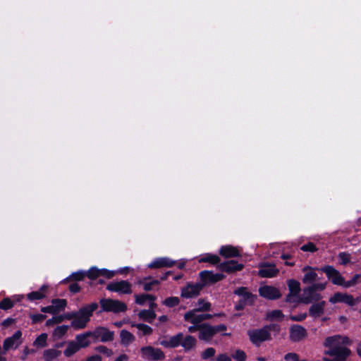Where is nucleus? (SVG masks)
I'll list each match as a JSON object with an SVG mask.
<instances>
[{
  "label": "nucleus",
  "mask_w": 361,
  "mask_h": 361,
  "mask_svg": "<svg viewBox=\"0 0 361 361\" xmlns=\"http://www.w3.org/2000/svg\"><path fill=\"white\" fill-rule=\"evenodd\" d=\"M348 342L347 337L340 335L327 337L324 343L327 348L324 353L331 357L324 358V361H345L350 354V350L345 346Z\"/></svg>",
  "instance_id": "1"
},
{
  "label": "nucleus",
  "mask_w": 361,
  "mask_h": 361,
  "mask_svg": "<svg viewBox=\"0 0 361 361\" xmlns=\"http://www.w3.org/2000/svg\"><path fill=\"white\" fill-rule=\"evenodd\" d=\"M157 343L167 348H174L181 345L185 351L188 352L195 348L197 339L190 335L184 336L183 333H178L170 337L159 339Z\"/></svg>",
  "instance_id": "2"
},
{
  "label": "nucleus",
  "mask_w": 361,
  "mask_h": 361,
  "mask_svg": "<svg viewBox=\"0 0 361 361\" xmlns=\"http://www.w3.org/2000/svg\"><path fill=\"white\" fill-rule=\"evenodd\" d=\"M97 308L98 304L97 302H92L75 311V319L71 322V326L76 330L85 329L90 321L93 312Z\"/></svg>",
  "instance_id": "3"
},
{
  "label": "nucleus",
  "mask_w": 361,
  "mask_h": 361,
  "mask_svg": "<svg viewBox=\"0 0 361 361\" xmlns=\"http://www.w3.org/2000/svg\"><path fill=\"white\" fill-rule=\"evenodd\" d=\"M140 355L144 360L149 361L162 360L165 358V354L160 348L151 345L141 348Z\"/></svg>",
  "instance_id": "4"
},
{
  "label": "nucleus",
  "mask_w": 361,
  "mask_h": 361,
  "mask_svg": "<svg viewBox=\"0 0 361 361\" xmlns=\"http://www.w3.org/2000/svg\"><path fill=\"white\" fill-rule=\"evenodd\" d=\"M102 311L113 312L114 313L123 312L127 310L125 303L117 300L102 299L99 301Z\"/></svg>",
  "instance_id": "5"
},
{
  "label": "nucleus",
  "mask_w": 361,
  "mask_h": 361,
  "mask_svg": "<svg viewBox=\"0 0 361 361\" xmlns=\"http://www.w3.org/2000/svg\"><path fill=\"white\" fill-rule=\"evenodd\" d=\"M247 335L250 341L255 345H259L262 342L271 340V334L267 331V328L249 330Z\"/></svg>",
  "instance_id": "6"
},
{
  "label": "nucleus",
  "mask_w": 361,
  "mask_h": 361,
  "mask_svg": "<svg viewBox=\"0 0 361 361\" xmlns=\"http://www.w3.org/2000/svg\"><path fill=\"white\" fill-rule=\"evenodd\" d=\"M106 289L120 294H130L132 292L131 284L127 281L111 282L107 285Z\"/></svg>",
  "instance_id": "7"
},
{
  "label": "nucleus",
  "mask_w": 361,
  "mask_h": 361,
  "mask_svg": "<svg viewBox=\"0 0 361 361\" xmlns=\"http://www.w3.org/2000/svg\"><path fill=\"white\" fill-rule=\"evenodd\" d=\"M321 270L326 274L327 277L331 280L334 284L343 287L344 278L332 266H325L321 268Z\"/></svg>",
  "instance_id": "8"
},
{
  "label": "nucleus",
  "mask_w": 361,
  "mask_h": 361,
  "mask_svg": "<svg viewBox=\"0 0 361 361\" xmlns=\"http://www.w3.org/2000/svg\"><path fill=\"white\" fill-rule=\"evenodd\" d=\"M92 337L95 340L100 339L102 342L111 341L114 340V332L110 331L105 327H97L91 331Z\"/></svg>",
  "instance_id": "9"
},
{
  "label": "nucleus",
  "mask_w": 361,
  "mask_h": 361,
  "mask_svg": "<svg viewBox=\"0 0 361 361\" xmlns=\"http://www.w3.org/2000/svg\"><path fill=\"white\" fill-rule=\"evenodd\" d=\"M21 336V331H17L12 336L5 339L3 344L4 350L6 352L10 349H16L23 342Z\"/></svg>",
  "instance_id": "10"
},
{
  "label": "nucleus",
  "mask_w": 361,
  "mask_h": 361,
  "mask_svg": "<svg viewBox=\"0 0 361 361\" xmlns=\"http://www.w3.org/2000/svg\"><path fill=\"white\" fill-rule=\"evenodd\" d=\"M260 296L267 300H276L281 296L279 290L274 286H263L259 288Z\"/></svg>",
  "instance_id": "11"
},
{
  "label": "nucleus",
  "mask_w": 361,
  "mask_h": 361,
  "mask_svg": "<svg viewBox=\"0 0 361 361\" xmlns=\"http://www.w3.org/2000/svg\"><path fill=\"white\" fill-rule=\"evenodd\" d=\"M202 285L200 283H188L181 290V296L185 298H192L197 296L201 290Z\"/></svg>",
  "instance_id": "12"
},
{
  "label": "nucleus",
  "mask_w": 361,
  "mask_h": 361,
  "mask_svg": "<svg viewBox=\"0 0 361 361\" xmlns=\"http://www.w3.org/2000/svg\"><path fill=\"white\" fill-rule=\"evenodd\" d=\"M307 336V330L302 326L294 324L290 328V339L293 342H298Z\"/></svg>",
  "instance_id": "13"
},
{
  "label": "nucleus",
  "mask_w": 361,
  "mask_h": 361,
  "mask_svg": "<svg viewBox=\"0 0 361 361\" xmlns=\"http://www.w3.org/2000/svg\"><path fill=\"white\" fill-rule=\"evenodd\" d=\"M115 275V272L113 271H109L106 269H99L97 267L90 268L87 272V276L90 279H95L99 276H104L106 279H111L114 277Z\"/></svg>",
  "instance_id": "14"
},
{
  "label": "nucleus",
  "mask_w": 361,
  "mask_h": 361,
  "mask_svg": "<svg viewBox=\"0 0 361 361\" xmlns=\"http://www.w3.org/2000/svg\"><path fill=\"white\" fill-rule=\"evenodd\" d=\"M329 302L332 304L337 302H343L350 306L355 305V300L351 295L347 293H336L329 298Z\"/></svg>",
  "instance_id": "15"
},
{
  "label": "nucleus",
  "mask_w": 361,
  "mask_h": 361,
  "mask_svg": "<svg viewBox=\"0 0 361 361\" xmlns=\"http://www.w3.org/2000/svg\"><path fill=\"white\" fill-rule=\"evenodd\" d=\"M288 286L289 294L286 297V301L295 302V298L300 292V284L298 281L290 279L288 281Z\"/></svg>",
  "instance_id": "16"
},
{
  "label": "nucleus",
  "mask_w": 361,
  "mask_h": 361,
  "mask_svg": "<svg viewBox=\"0 0 361 361\" xmlns=\"http://www.w3.org/2000/svg\"><path fill=\"white\" fill-rule=\"evenodd\" d=\"M199 338L204 341H209L215 335L213 326L208 324H202L199 328Z\"/></svg>",
  "instance_id": "17"
},
{
  "label": "nucleus",
  "mask_w": 361,
  "mask_h": 361,
  "mask_svg": "<svg viewBox=\"0 0 361 361\" xmlns=\"http://www.w3.org/2000/svg\"><path fill=\"white\" fill-rule=\"evenodd\" d=\"M279 269L274 264H264L260 266L259 275L263 278H272L277 275Z\"/></svg>",
  "instance_id": "18"
},
{
  "label": "nucleus",
  "mask_w": 361,
  "mask_h": 361,
  "mask_svg": "<svg viewBox=\"0 0 361 361\" xmlns=\"http://www.w3.org/2000/svg\"><path fill=\"white\" fill-rule=\"evenodd\" d=\"M302 271L304 273V276L302 279L303 283L310 284L317 281L318 275L316 273L314 268L306 266L302 269Z\"/></svg>",
  "instance_id": "19"
},
{
  "label": "nucleus",
  "mask_w": 361,
  "mask_h": 361,
  "mask_svg": "<svg viewBox=\"0 0 361 361\" xmlns=\"http://www.w3.org/2000/svg\"><path fill=\"white\" fill-rule=\"evenodd\" d=\"M234 293L240 296V300H242L243 302H245L248 305H252L256 298V296L249 292L247 288L245 287L238 288L234 291Z\"/></svg>",
  "instance_id": "20"
},
{
  "label": "nucleus",
  "mask_w": 361,
  "mask_h": 361,
  "mask_svg": "<svg viewBox=\"0 0 361 361\" xmlns=\"http://www.w3.org/2000/svg\"><path fill=\"white\" fill-rule=\"evenodd\" d=\"M218 268L223 271L227 273H232L235 271H240L243 268L242 264H238L234 260L227 261L219 264Z\"/></svg>",
  "instance_id": "21"
},
{
  "label": "nucleus",
  "mask_w": 361,
  "mask_h": 361,
  "mask_svg": "<svg viewBox=\"0 0 361 361\" xmlns=\"http://www.w3.org/2000/svg\"><path fill=\"white\" fill-rule=\"evenodd\" d=\"M200 276L205 283H216L224 278V274L219 273L214 274L210 271H202L200 273Z\"/></svg>",
  "instance_id": "22"
},
{
  "label": "nucleus",
  "mask_w": 361,
  "mask_h": 361,
  "mask_svg": "<svg viewBox=\"0 0 361 361\" xmlns=\"http://www.w3.org/2000/svg\"><path fill=\"white\" fill-rule=\"evenodd\" d=\"M198 312L195 309L187 312L184 314L185 320L193 324L201 325L200 323L203 321L202 314H197Z\"/></svg>",
  "instance_id": "23"
},
{
  "label": "nucleus",
  "mask_w": 361,
  "mask_h": 361,
  "mask_svg": "<svg viewBox=\"0 0 361 361\" xmlns=\"http://www.w3.org/2000/svg\"><path fill=\"white\" fill-rule=\"evenodd\" d=\"M175 264V262L168 257H160L156 259L148 265L152 269L161 267H171Z\"/></svg>",
  "instance_id": "24"
},
{
  "label": "nucleus",
  "mask_w": 361,
  "mask_h": 361,
  "mask_svg": "<svg viewBox=\"0 0 361 361\" xmlns=\"http://www.w3.org/2000/svg\"><path fill=\"white\" fill-rule=\"evenodd\" d=\"M219 254L226 258L240 256L238 250L231 245L222 246L219 250Z\"/></svg>",
  "instance_id": "25"
},
{
  "label": "nucleus",
  "mask_w": 361,
  "mask_h": 361,
  "mask_svg": "<svg viewBox=\"0 0 361 361\" xmlns=\"http://www.w3.org/2000/svg\"><path fill=\"white\" fill-rule=\"evenodd\" d=\"M47 289L48 286L43 285L39 290L28 293L27 295V298L30 301L43 299L46 296Z\"/></svg>",
  "instance_id": "26"
},
{
  "label": "nucleus",
  "mask_w": 361,
  "mask_h": 361,
  "mask_svg": "<svg viewBox=\"0 0 361 361\" xmlns=\"http://www.w3.org/2000/svg\"><path fill=\"white\" fill-rule=\"evenodd\" d=\"M325 305L326 302L324 301H321L318 303L313 304L310 307V314L314 317H318L321 316L324 313Z\"/></svg>",
  "instance_id": "27"
},
{
  "label": "nucleus",
  "mask_w": 361,
  "mask_h": 361,
  "mask_svg": "<svg viewBox=\"0 0 361 361\" xmlns=\"http://www.w3.org/2000/svg\"><path fill=\"white\" fill-rule=\"evenodd\" d=\"M90 337H92L91 331H87L76 336L75 342L80 346V348L87 347L90 344L88 340Z\"/></svg>",
  "instance_id": "28"
},
{
  "label": "nucleus",
  "mask_w": 361,
  "mask_h": 361,
  "mask_svg": "<svg viewBox=\"0 0 361 361\" xmlns=\"http://www.w3.org/2000/svg\"><path fill=\"white\" fill-rule=\"evenodd\" d=\"M121 343L123 345H128L135 341V336L126 330H121L120 332Z\"/></svg>",
  "instance_id": "29"
},
{
  "label": "nucleus",
  "mask_w": 361,
  "mask_h": 361,
  "mask_svg": "<svg viewBox=\"0 0 361 361\" xmlns=\"http://www.w3.org/2000/svg\"><path fill=\"white\" fill-rule=\"evenodd\" d=\"M320 298V294L317 293V292L306 293V295H305V293L303 292L302 295L300 298V301L305 304H309L312 301H318Z\"/></svg>",
  "instance_id": "30"
},
{
  "label": "nucleus",
  "mask_w": 361,
  "mask_h": 361,
  "mask_svg": "<svg viewBox=\"0 0 361 361\" xmlns=\"http://www.w3.org/2000/svg\"><path fill=\"white\" fill-rule=\"evenodd\" d=\"M326 283H316L314 282L312 283H310V286L303 289V292L305 293V295L306 293H311L312 292H317L318 290H323L326 288Z\"/></svg>",
  "instance_id": "31"
},
{
  "label": "nucleus",
  "mask_w": 361,
  "mask_h": 361,
  "mask_svg": "<svg viewBox=\"0 0 361 361\" xmlns=\"http://www.w3.org/2000/svg\"><path fill=\"white\" fill-rule=\"evenodd\" d=\"M138 316L141 319L152 323L156 314L152 310H144L139 312Z\"/></svg>",
  "instance_id": "32"
},
{
  "label": "nucleus",
  "mask_w": 361,
  "mask_h": 361,
  "mask_svg": "<svg viewBox=\"0 0 361 361\" xmlns=\"http://www.w3.org/2000/svg\"><path fill=\"white\" fill-rule=\"evenodd\" d=\"M61 355V351L56 349H47L43 353V358L45 361H52Z\"/></svg>",
  "instance_id": "33"
},
{
  "label": "nucleus",
  "mask_w": 361,
  "mask_h": 361,
  "mask_svg": "<svg viewBox=\"0 0 361 361\" xmlns=\"http://www.w3.org/2000/svg\"><path fill=\"white\" fill-rule=\"evenodd\" d=\"M80 346L75 341H71L68 344L67 348L64 351L66 357H70L80 350Z\"/></svg>",
  "instance_id": "34"
},
{
  "label": "nucleus",
  "mask_w": 361,
  "mask_h": 361,
  "mask_svg": "<svg viewBox=\"0 0 361 361\" xmlns=\"http://www.w3.org/2000/svg\"><path fill=\"white\" fill-rule=\"evenodd\" d=\"M200 262H209L212 264H216L220 262L219 256L212 254H207L200 259Z\"/></svg>",
  "instance_id": "35"
},
{
  "label": "nucleus",
  "mask_w": 361,
  "mask_h": 361,
  "mask_svg": "<svg viewBox=\"0 0 361 361\" xmlns=\"http://www.w3.org/2000/svg\"><path fill=\"white\" fill-rule=\"evenodd\" d=\"M51 305L54 306L56 312H59L66 308L67 301L65 299H54L51 300Z\"/></svg>",
  "instance_id": "36"
},
{
  "label": "nucleus",
  "mask_w": 361,
  "mask_h": 361,
  "mask_svg": "<svg viewBox=\"0 0 361 361\" xmlns=\"http://www.w3.org/2000/svg\"><path fill=\"white\" fill-rule=\"evenodd\" d=\"M283 314L281 310H272L267 313V319L269 321L281 320Z\"/></svg>",
  "instance_id": "37"
},
{
  "label": "nucleus",
  "mask_w": 361,
  "mask_h": 361,
  "mask_svg": "<svg viewBox=\"0 0 361 361\" xmlns=\"http://www.w3.org/2000/svg\"><path fill=\"white\" fill-rule=\"evenodd\" d=\"M132 326L136 327L142 336L150 335L152 333V329L147 324H133Z\"/></svg>",
  "instance_id": "38"
},
{
  "label": "nucleus",
  "mask_w": 361,
  "mask_h": 361,
  "mask_svg": "<svg viewBox=\"0 0 361 361\" xmlns=\"http://www.w3.org/2000/svg\"><path fill=\"white\" fill-rule=\"evenodd\" d=\"M47 334H41L34 341L33 345L37 348L47 346Z\"/></svg>",
  "instance_id": "39"
},
{
  "label": "nucleus",
  "mask_w": 361,
  "mask_h": 361,
  "mask_svg": "<svg viewBox=\"0 0 361 361\" xmlns=\"http://www.w3.org/2000/svg\"><path fill=\"white\" fill-rule=\"evenodd\" d=\"M68 328L69 327L67 325H62V326H57L54 331V333H53L54 336H55L56 338H61L63 336H64L66 334Z\"/></svg>",
  "instance_id": "40"
},
{
  "label": "nucleus",
  "mask_w": 361,
  "mask_h": 361,
  "mask_svg": "<svg viewBox=\"0 0 361 361\" xmlns=\"http://www.w3.org/2000/svg\"><path fill=\"white\" fill-rule=\"evenodd\" d=\"M232 357L236 361H246L247 355L243 350L236 349L232 354Z\"/></svg>",
  "instance_id": "41"
},
{
  "label": "nucleus",
  "mask_w": 361,
  "mask_h": 361,
  "mask_svg": "<svg viewBox=\"0 0 361 361\" xmlns=\"http://www.w3.org/2000/svg\"><path fill=\"white\" fill-rule=\"evenodd\" d=\"M180 302V300L178 297H169L167 298L163 304L169 307H173L178 305Z\"/></svg>",
  "instance_id": "42"
},
{
  "label": "nucleus",
  "mask_w": 361,
  "mask_h": 361,
  "mask_svg": "<svg viewBox=\"0 0 361 361\" xmlns=\"http://www.w3.org/2000/svg\"><path fill=\"white\" fill-rule=\"evenodd\" d=\"M216 353V350L214 348H206L201 354V357L203 360H207L212 358Z\"/></svg>",
  "instance_id": "43"
},
{
  "label": "nucleus",
  "mask_w": 361,
  "mask_h": 361,
  "mask_svg": "<svg viewBox=\"0 0 361 361\" xmlns=\"http://www.w3.org/2000/svg\"><path fill=\"white\" fill-rule=\"evenodd\" d=\"M64 320V317L63 315H58L53 317L51 319H49L47 320L46 322V326H51L54 324H59L62 322Z\"/></svg>",
  "instance_id": "44"
},
{
  "label": "nucleus",
  "mask_w": 361,
  "mask_h": 361,
  "mask_svg": "<svg viewBox=\"0 0 361 361\" xmlns=\"http://www.w3.org/2000/svg\"><path fill=\"white\" fill-rule=\"evenodd\" d=\"M198 307L195 310L198 311H208L210 310L211 304L204 300H199L197 302Z\"/></svg>",
  "instance_id": "45"
},
{
  "label": "nucleus",
  "mask_w": 361,
  "mask_h": 361,
  "mask_svg": "<svg viewBox=\"0 0 361 361\" xmlns=\"http://www.w3.org/2000/svg\"><path fill=\"white\" fill-rule=\"evenodd\" d=\"M13 306V302L8 298H4L1 302H0V309L1 310H8L11 309Z\"/></svg>",
  "instance_id": "46"
},
{
  "label": "nucleus",
  "mask_w": 361,
  "mask_h": 361,
  "mask_svg": "<svg viewBox=\"0 0 361 361\" xmlns=\"http://www.w3.org/2000/svg\"><path fill=\"white\" fill-rule=\"evenodd\" d=\"M159 281L158 280H152L149 282H145L143 284V288L146 291H149L152 290L153 287L155 286H158Z\"/></svg>",
  "instance_id": "47"
},
{
  "label": "nucleus",
  "mask_w": 361,
  "mask_h": 361,
  "mask_svg": "<svg viewBox=\"0 0 361 361\" xmlns=\"http://www.w3.org/2000/svg\"><path fill=\"white\" fill-rule=\"evenodd\" d=\"M360 275L355 274L351 280L348 281H344L343 287L344 288H350L351 286H355L357 283V281L360 279Z\"/></svg>",
  "instance_id": "48"
},
{
  "label": "nucleus",
  "mask_w": 361,
  "mask_h": 361,
  "mask_svg": "<svg viewBox=\"0 0 361 361\" xmlns=\"http://www.w3.org/2000/svg\"><path fill=\"white\" fill-rule=\"evenodd\" d=\"M96 349L98 352L106 355L107 357H110L113 355V351L107 348L106 346L99 345V346L97 347Z\"/></svg>",
  "instance_id": "49"
},
{
  "label": "nucleus",
  "mask_w": 361,
  "mask_h": 361,
  "mask_svg": "<svg viewBox=\"0 0 361 361\" xmlns=\"http://www.w3.org/2000/svg\"><path fill=\"white\" fill-rule=\"evenodd\" d=\"M85 272H83L82 271H79L73 273L70 277L73 280L82 281L85 278Z\"/></svg>",
  "instance_id": "50"
},
{
  "label": "nucleus",
  "mask_w": 361,
  "mask_h": 361,
  "mask_svg": "<svg viewBox=\"0 0 361 361\" xmlns=\"http://www.w3.org/2000/svg\"><path fill=\"white\" fill-rule=\"evenodd\" d=\"M340 262L342 264H348L350 260V257L348 254L345 252H341L338 255Z\"/></svg>",
  "instance_id": "51"
},
{
  "label": "nucleus",
  "mask_w": 361,
  "mask_h": 361,
  "mask_svg": "<svg viewBox=\"0 0 361 361\" xmlns=\"http://www.w3.org/2000/svg\"><path fill=\"white\" fill-rule=\"evenodd\" d=\"M301 250L305 252H314L317 250L315 245L312 243H309L301 247Z\"/></svg>",
  "instance_id": "52"
},
{
  "label": "nucleus",
  "mask_w": 361,
  "mask_h": 361,
  "mask_svg": "<svg viewBox=\"0 0 361 361\" xmlns=\"http://www.w3.org/2000/svg\"><path fill=\"white\" fill-rule=\"evenodd\" d=\"M45 315L41 314H31L30 318L33 323L42 322L45 319Z\"/></svg>",
  "instance_id": "53"
},
{
  "label": "nucleus",
  "mask_w": 361,
  "mask_h": 361,
  "mask_svg": "<svg viewBox=\"0 0 361 361\" xmlns=\"http://www.w3.org/2000/svg\"><path fill=\"white\" fill-rule=\"evenodd\" d=\"M298 355L294 353H288L284 357L286 361H298Z\"/></svg>",
  "instance_id": "54"
},
{
  "label": "nucleus",
  "mask_w": 361,
  "mask_h": 361,
  "mask_svg": "<svg viewBox=\"0 0 361 361\" xmlns=\"http://www.w3.org/2000/svg\"><path fill=\"white\" fill-rule=\"evenodd\" d=\"M306 317H307V314L306 313L300 314H298V315H291V316H290V319L292 321H295V322H301V321L304 320Z\"/></svg>",
  "instance_id": "55"
},
{
  "label": "nucleus",
  "mask_w": 361,
  "mask_h": 361,
  "mask_svg": "<svg viewBox=\"0 0 361 361\" xmlns=\"http://www.w3.org/2000/svg\"><path fill=\"white\" fill-rule=\"evenodd\" d=\"M41 311L42 312H47L53 314L58 313L52 305L42 307Z\"/></svg>",
  "instance_id": "56"
},
{
  "label": "nucleus",
  "mask_w": 361,
  "mask_h": 361,
  "mask_svg": "<svg viewBox=\"0 0 361 361\" xmlns=\"http://www.w3.org/2000/svg\"><path fill=\"white\" fill-rule=\"evenodd\" d=\"M147 297L145 294L135 295V302L139 305H143L147 301Z\"/></svg>",
  "instance_id": "57"
},
{
  "label": "nucleus",
  "mask_w": 361,
  "mask_h": 361,
  "mask_svg": "<svg viewBox=\"0 0 361 361\" xmlns=\"http://www.w3.org/2000/svg\"><path fill=\"white\" fill-rule=\"evenodd\" d=\"M216 361H232L231 357L226 353L219 354L216 358Z\"/></svg>",
  "instance_id": "58"
},
{
  "label": "nucleus",
  "mask_w": 361,
  "mask_h": 361,
  "mask_svg": "<svg viewBox=\"0 0 361 361\" xmlns=\"http://www.w3.org/2000/svg\"><path fill=\"white\" fill-rule=\"evenodd\" d=\"M34 353L35 350L33 349H29L27 347H25L23 350V355L21 357V360H25L29 354Z\"/></svg>",
  "instance_id": "59"
},
{
  "label": "nucleus",
  "mask_w": 361,
  "mask_h": 361,
  "mask_svg": "<svg viewBox=\"0 0 361 361\" xmlns=\"http://www.w3.org/2000/svg\"><path fill=\"white\" fill-rule=\"evenodd\" d=\"M69 290L71 292L75 293L80 291V287L78 283H73L69 286Z\"/></svg>",
  "instance_id": "60"
},
{
  "label": "nucleus",
  "mask_w": 361,
  "mask_h": 361,
  "mask_svg": "<svg viewBox=\"0 0 361 361\" xmlns=\"http://www.w3.org/2000/svg\"><path fill=\"white\" fill-rule=\"evenodd\" d=\"M213 328L214 329L215 334H217L218 332L225 331L226 329V326L224 324L213 326Z\"/></svg>",
  "instance_id": "61"
},
{
  "label": "nucleus",
  "mask_w": 361,
  "mask_h": 361,
  "mask_svg": "<svg viewBox=\"0 0 361 361\" xmlns=\"http://www.w3.org/2000/svg\"><path fill=\"white\" fill-rule=\"evenodd\" d=\"M75 311L68 312L63 316L64 319H66L68 320H71V322L73 321V319H75Z\"/></svg>",
  "instance_id": "62"
},
{
  "label": "nucleus",
  "mask_w": 361,
  "mask_h": 361,
  "mask_svg": "<svg viewBox=\"0 0 361 361\" xmlns=\"http://www.w3.org/2000/svg\"><path fill=\"white\" fill-rule=\"evenodd\" d=\"M264 328H267L268 332H270V331H271V330L276 331H279V326H277L276 324H270V325H267V326H264Z\"/></svg>",
  "instance_id": "63"
},
{
  "label": "nucleus",
  "mask_w": 361,
  "mask_h": 361,
  "mask_svg": "<svg viewBox=\"0 0 361 361\" xmlns=\"http://www.w3.org/2000/svg\"><path fill=\"white\" fill-rule=\"evenodd\" d=\"M102 358L99 355H94L87 358L85 361H101Z\"/></svg>",
  "instance_id": "64"
}]
</instances>
